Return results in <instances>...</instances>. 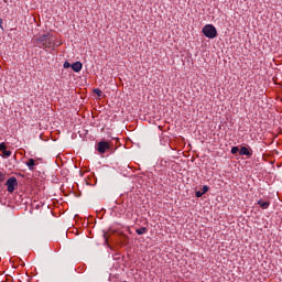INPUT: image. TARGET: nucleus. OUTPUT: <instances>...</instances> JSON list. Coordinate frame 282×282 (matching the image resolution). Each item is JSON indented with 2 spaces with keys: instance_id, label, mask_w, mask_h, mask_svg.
<instances>
[{
  "instance_id": "1",
  "label": "nucleus",
  "mask_w": 282,
  "mask_h": 282,
  "mask_svg": "<svg viewBox=\"0 0 282 282\" xmlns=\"http://www.w3.org/2000/svg\"><path fill=\"white\" fill-rule=\"evenodd\" d=\"M34 43H36L39 47H43V50H50L54 47V37L50 34L40 35L34 40Z\"/></svg>"
},
{
  "instance_id": "2",
  "label": "nucleus",
  "mask_w": 282,
  "mask_h": 282,
  "mask_svg": "<svg viewBox=\"0 0 282 282\" xmlns=\"http://www.w3.org/2000/svg\"><path fill=\"white\" fill-rule=\"evenodd\" d=\"M202 32L206 39H217V29L213 24H206Z\"/></svg>"
},
{
  "instance_id": "3",
  "label": "nucleus",
  "mask_w": 282,
  "mask_h": 282,
  "mask_svg": "<svg viewBox=\"0 0 282 282\" xmlns=\"http://www.w3.org/2000/svg\"><path fill=\"white\" fill-rule=\"evenodd\" d=\"M7 191L8 193H14V188L19 186V182L17 181V177L11 176L6 182Z\"/></svg>"
},
{
  "instance_id": "4",
  "label": "nucleus",
  "mask_w": 282,
  "mask_h": 282,
  "mask_svg": "<svg viewBox=\"0 0 282 282\" xmlns=\"http://www.w3.org/2000/svg\"><path fill=\"white\" fill-rule=\"evenodd\" d=\"M108 149H109V142L100 141L98 143L97 151H99V153H106Z\"/></svg>"
},
{
  "instance_id": "5",
  "label": "nucleus",
  "mask_w": 282,
  "mask_h": 282,
  "mask_svg": "<svg viewBox=\"0 0 282 282\" xmlns=\"http://www.w3.org/2000/svg\"><path fill=\"white\" fill-rule=\"evenodd\" d=\"M70 67H72L73 72L78 73V72H80L83 69V63L75 62V63L72 64Z\"/></svg>"
},
{
  "instance_id": "6",
  "label": "nucleus",
  "mask_w": 282,
  "mask_h": 282,
  "mask_svg": "<svg viewBox=\"0 0 282 282\" xmlns=\"http://www.w3.org/2000/svg\"><path fill=\"white\" fill-rule=\"evenodd\" d=\"M25 165L28 166L29 171H34V166H36V161L34 159H29V161L25 162Z\"/></svg>"
},
{
  "instance_id": "7",
  "label": "nucleus",
  "mask_w": 282,
  "mask_h": 282,
  "mask_svg": "<svg viewBox=\"0 0 282 282\" xmlns=\"http://www.w3.org/2000/svg\"><path fill=\"white\" fill-rule=\"evenodd\" d=\"M239 155H248L250 158V155H252V152L249 151L248 148L241 147L239 151Z\"/></svg>"
},
{
  "instance_id": "8",
  "label": "nucleus",
  "mask_w": 282,
  "mask_h": 282,
  "mask_svg": "<svg viewBox=\"0 0 282 282\" xmlns=\"http://www.w3.org/2000/svg\"><path fill=\"white\" fill-rule=\"evenodd\" d=\"M258 206L262 208L263 210H267V208H270V202H263L262 199L258 200Z\"/></svg>"
},
{
  "instance_id": "9",
  "label": "nucleus",
  "mask_w": 282,
  "mask_h": 282,
  "mask_svg": "<svg viewBox=\"0 0 282 282\" xmlns=\"http://www.w3.org/2000/svg\"><path fill=\"white\" fill-rule=\"evenodd\" d=\"M137 235H147V227H142L135 230Z\"/></svg>"
},
{
  "instance_id": "10",
  "label": "nucleus",
  "mask_w": 282,
  "mask_h": 282,
  "mask_svg": "<svg viewBox=\"0 0 282 282\" xmlns=\"http://www.w3.org/2000/svg\"><path fill=\"white\" fill-rule=\"evenodd\" d=\"M2 155L3 158H10V155H12V151L4 149Z\"/></svg>"
},
{
  "instance_id": "11",
  "label": "nucleus",
  "mask_w": 282,
  "mask_h": 282,
  "mask_svg": "<svg viewBox=\"0 0 282 282\" xmlns=\"http://www.w3.org/2000/svg\"><path fill=\"white\" fill-rule=\"evenodd\" d=\"M239 147H232L231 148V153H232V155H236V153H239Z\"/></svg>"
},
{
  "instance_id": "12",
  "label": "nucleus",
  "mask_w": 282,
  "mask_h": 282,
  "mask_svg": "<svg viewBox=\"0 0 282 282\" xmlns=\"http://www.w3.org/2000/svg\"><path fill=\"white\" fill-rule=\"evenodd\" d=\"M94 93L96 94V96H102V90H100L99 88H96Z\"/></svg>"
},
{
  "instance_id": "13",
  "label": "nucleus",
  "mask_w": 282,
  "mask_h": 282,
  "mask_svg": "<svg viewBox=\"0 0 282 282\" xmlns=\"http://www.w3.org/2000/svg\"><path fill=\"white\" fill-rule=\"evenodd\" d=\"M208 189L209 187L207 185H204L202 189L203 195H206V193H208Z\"/></svg>"
},
{
  "instance_id": "14",
  "label": "nucleus",
  "mask_w": 282,
  "mask_h": 282,
  "mask_svg": "<svg viewBox=\"0 0 282 282\" xmlns=\"http://www.w3.org/2000/svg\"><path fill=\"white\" fill-rule=\"evenodd\" d=\"M63 67L64 69H69V67H72V64L69 62H65Z\"/></svg>"
},
{
  "instance_id": "15",
  "label": "nucleus",
  "mask_w": 282,
  "mask_h": 282,
  "mask_svg": "<svg viewBox=\"0 0 282 282\" xmlns=\"http://www.w3.org/2000/svg\"><path fill=\"white\" fill-rule=\"evenodd\" d=\"M6 148V143H0V153H2L4 151Z\"/></svg>"
},
{
  "instance_id": "16",
  "label": "nucleus",
  "mask_w": 282,
  "mask_h": 282,
  "mask_svg": "<svg viewBox=\"0 0 282 282\" xmlns=\"http://www.w3.org/2000/svg\"><path fill=\"white\" fill-rule=\"evenodd\" d=\"M6 181V174L0 173V182H4Z\"/></svg>"
},
{
  "instance_id": "17",
  "label": "nucleus",
  "mask_w": 282,
  "mask_h": 282,
  "mask_svg": "<svg viewBox=\"0 0 282 282\" xmlns=\"http://www.w3.org/2000/svg\"><path fill=\"white\" fill-rule=\"evenodd\" d=\"M195 195H196V197H202L204 194H203L202 191H197V192L195 193Z\"/></svg>"
},
{
  "instance_id": "18",
  "label": "nucleus",
  "mask_w": 282,
  "mask_h": 282,
  "mask_svg": "<svg viewBox=\"0 0 282 282\" xmlns=\"http://www.w3.org/2000/svg\"><path fill=\"white\" fill-rule=\"evenodd\" d=\"M0 28L3 30V19H0Z\"/></svg>"
}]
</instances>
